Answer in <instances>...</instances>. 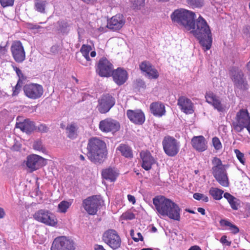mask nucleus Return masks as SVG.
Masks as SVG:
<instances>
[{"label":"nucleus","mask_w":250,"mask_h":250,"mask_svg":"<svg viewBox=\"0 0 250 250\" xmlns=\"http://www.w3.org/2000/svg\"><path fill=\"white\" fill-rule=\"evenodd\" d=\"M46 3V1L37 0L35 4L36 9L41 13H44Z\"/></svg>","instance_id":"nucleus-38"},{"label":"nucleus","mask_w":250,"mask_h":250,"mask_svg":"<svg viewBox=\"0 0 250 250\" xmlns=\"http://www.w3.org/2000/svg\"><path fill=\"white\" fill-rule=\"evenodd\" d=\"M33 148L35 150H37L39 151H42V152H44L45 151V149L43 146L42 143L41 141H37L34 142L33 146Z\"/></svg>","instance_id":"nucleus-44"},{"label":"nucleus","mask_w":250,"mask_h":250,"mask_svg":"<svg viewBox=\"0 0 250 250\" xmlns=\"http://www.w3.org/2000/svg\"><path fill=\"white\" fill-rule=\"evenodd\" d=\"M162 145L165 153L168 156L174 157L179 153V142L173 137L165 136L162 141Z\"/></svg>","instance_id":"nucleus-9"},{"label":"nucleus","mask_w":250,"mask_h":250,"mask_svg":"<svg viewBox=\"0 0 250 250\" xmlns=\"http://www.w3.org/2000/svg\"><path fill=\"white\" fill-rule=\"evenodd\" d=\"M19 79L18 81H19L20 83L23 84L24 82L27 79L26 76H25L23 74H22L19 77H18Z\"/></svg>","instance_id":"nucleus-53"},{"label":"nucleus","mask_w":250,"mask_h":250,"mask_svg":"<svg viewBox=\"0 0 250 250\" xmlns=\"http://www.w3.org/2000/svg\"><path fill=\"white\" fill-rule=\"evenodd\" d=\"M229 75L234 86L242 90H246L248 89V82L244 73L241 69L237 67H233L230 70Z\"/></svg>","instance_id":"nucleus-8"},{"label":"nucleus","mask_w":250,"mask_h":250,"mask_svg":"<svg viewBox=\"0 0 250 250\" xmlns=\"http://www.w3.org/2000/svg\"><path fill=\"white\" fill-rule=\"evenodd\" d=\"M188 250H202L199 246L195 245V246H191Z\"/></svg>","instance_id":"nucleus-59"},{"label":"nucleus","mask_w":250,"mask_h":250,"mask_svg":"<svg viewBox=\"0 0 250 250\" xmlns=\"http://www.w3.org/2000/svg\"><path fill=\"white\" fill-rule=\"evenodd\" d=\"M122 217L125 220H132L135 218V215L131 212H125L123 214Z\"/></svg>","instance_id":"nucleus-47"},{"label":"nucleus","mask_w":250,"mask_h":250,"mask_svg":"<svg viewBox=\"0 0 250 250\" xmlns=\"http://www.w3.org/2000/svg\"><path fill=\"white\" fill-rule=\"evenodd\" d=\"M206 102L212 105L218 112H224L225 106L222 104L220 98L212 91H208L205 94Z\"/></svg>","instance_id":"nucleus-18"},{"label":"nucleus","mask_w":250,"mask_h":250,"mask_svg":"<svg viewBox=\"0 0 250 250\" xmlns=\"http://www.w3.org/2000/svg\"><path fill=\"white\" fill-rule=\"evenodd\" d=\"M219 223L221 226L228 228V229L233 234H237L239 232V229L236 225L226 219H221Z\"/></svg>","instance_id":"nucleus-32"},{"label":"nucleus","mask_w":250,"mask_h":250,"mask_svg":"<svg viewBox=\"0 0 250 250\" xmlns=\"http://www.w3.org/2000/svg\"><path fill=\"white\" fill-rule=\"evenodd\" d=\"M173 202L163 196H157L153 199V204L157 212L161 215L165 216Z\"/></svg>","instance_id":"nucleus-13"},{"label":"nucleus","mask_w":250,"mask_h":250,"mask_svg":"<svg viewBox=\"0 0 250 250\" xmlns=\"http://www.w3.org/2000/svg\"><path fill=\"white\" fill-rule=\"evenodd\" d=\"M224 197L228 200L229 203L230 202L233 201V200L234 199V197L231 195L230 193L228 192H226L224 193Z\"/></svg>","instance_id":"nucleus-50"},{"label":"nucleus","mask_w":250,"mask_h":250,"mask_svg":"<svg viewBox=\"0 0 250 250\" xmlns=\"http://www.w3.org/2000/svg\"><path fill=\"white\" fill-rule=\"evenodd\" d=\"M71 206V203L67 201H62L58 205V211L61 213H65L68 209Z\"/></svg>","instance_id":"nucleus-37"},{"label":"nucleus","mask_w":250,"mask_h":250,"mask_svg":"<svg viewBox=\"0 0 250 250\" xmlns=\"http://www.w3.org/2000/svg\"><path fill=\"white\" fill-rule=\"evenodd\" d=\"M212 143L213 147L216 150H220L222 148V144L219 139L217 137H214L212 138Z\"/></svg>","instance_id":"nucleus-41"},{"label":"nucleus","mask_w":250,"mask_h":250,"mask_svg":"<svg viewBox=\"0 0 250 250\" xmlns=\"http://www.w3.org/2000/svg\"><path fill=\"white\" fill-rule=\"evenodd\" d=\"M84 2L87 4H93L97 0H82Z\"/></svg>","instance_id":"nucleus-61"},{"label":"nucleus","mask_w":250,"mask_h":250,"mask_svg":"<svg viewBox=\"0 0 250 250\" xmlns=\"http://www.w3.org/2000/svg\"><path fill=\"white\" fill-rule=\"evenodd\" d=\"M10 50L14 61L18 63H21L25 60V51L22 43L20 41L12 42Z\"/></svg>","instance_id":"nucleus-15"},{"label":"nucleus","mask_w":250,"mask_h":250,"mask_svg":"<svg viewBox=\"0 0 250 250\" xmlns=\"http://www.w3.org/2000/svg\"><path fill=\"white\" fill-rule=\"evenodd\" d=\"M128 200L132 203V204H134L136 203V199L134 196L131 195L130 194H128L127 195Z\"/></svg>","instance_id":"nucleus-55"},{"label":"nucleus","mask_w":250,"mask_h":250,"mask_svg":"<svg viewBox=\"0 0 250 250\" xmlns=\"http://www.w3.org/2000/svg\"><path fill=\"white\" fill-rule=\"evenodd\" d=\"M74 243L64 236L56 238L52 243L51 250H74Z\"/></svg>","instance_id":"nucleus-17"},{"label":"nucleus","mask_w":250,"mask_h":250,"mask_svg":"<svg viewBox=\"0 0 250 250\" xmlns=\"http://www.w3.org/2000/svg\"><path fill=\"white\" fill-rule=\"evenodd\" d=\"M102 240L114 250L119 249L121 246V238L118 233L113 229H109L104 232Z\"/></svg>","instance_id":"nucleus-7"},{"label":"nucleus","mask_w":250,"mask_h":250,"mask_svg":"<svg viewBox=\"0 0 250 250\" xmlns=\"http://www.w3.org/2000/svg\"><path fill=\"white\" fill-rule=\"evenodd\" d=\"M17 127L20 128L22 131L26 133L31 132L34 128V125L33 123L29 120H26L23 122L18 124Z\"/></svg>","instance_id":"nucleus-34"},{"label":"nucleus","mask_w":250,"mask_h":250,"mask_svg":"<svg viewBox=\"0 0 250 250\" xmlns=\"http://www.w3.org/2000/svg\"><path fill=\"white\" fill-rule=\"evenodd\" d=\"M99 128L103 132L113 134L119 130L120 124L114 119L106 118L100 122Z\"/></svg>","instance_id":"nucleus-14"},{"label":"nucleus","mask_w":250,"mask_h":250,"mask_svg":"<svg viewBox=\"0 0 250 250\" xmlns=\"http://www.w3.org/2000/svg\"><path fill=\"white\" fill-rule=\"evenodd\" d=\"M139 68L143 72H145L150 79H156L159 77V73L148 61H144L139 64Z\"/></svg>","instance_id":"nucleus-22"},{"label":"nucleus","mask_w":250,"mask_h":250,"mask_svg":"<svg viewBox=\"0 0 250 250\" xmlns=\"http://www.w3.org/2000/svg\"><path fill=\"white\" fill-rule=\"evenodd\" d=\"M195 13L184 9L174 10L170 17L173 22L184 26L188 30H190L194 26Z\"/></svg>","instance_id":"nucleus-3"},{"label":"nucleus","mask_w":250,"mask_h":250,"mask_svg":"<svg viewBox=\"0 0 250 250\" xmlns=\"http://www.w3.org/2000/svg\"><path fill=\"white\" fill-rule=\"evenodd\" d=\"M58 23L60 26V29L61 30H64L69 26L68 23L66 21H62L61 22H59Z\"/></svg>","instance_id":"nucleus-51"},{"label":"nucleus","mask_w":250,"mask_h":250,"mask_svg":"<svg viewBox=\"0 0 250 250\" xmlns=\"http://www.w3.org/2000/svg\"><path fill=\"white\" fill-rule=\"evenodd\" d=\"M140 155L142 161V167L146 170H150L155 162L151 153L148 151H143Z\"/></svg>","instance_id":"nucleus-25"},{"label":"nucleus","mask_w":250,"mask_h":250,"mask_svg":"<svg viewBox=\"0 0 250 250\" xmlns=\"http://www.w3.org/2000/svg\"><path fill=\"white\" fill-rule=\"evenodd\" d=\"M220 241L222 244L226 245L228 246H230L231 244V241H229L227 240V237L226 235L222 236L220 238Z\"/></svg>","instance_id":"nucleus-48"},{"label":"nucleus","mask_w":250,"mask_h":250,"mask_svg":"<svg viewBox=\"0 0 250 250\" xmlns=\"http://www.w3.org/2000/svg\"><path fill=\"white\" fill-rule=\"evenodd\" d=\"M212 174L216 180L223 187H227L229 186V178L225 166L222 164L221 160L214 157L212 160Z\"/></svg>","instance_id":"nucleus-4"},{"label":"nucleus","mask_w":250,"mask_h":250,"mask_svg":"<svg viewBox=\"0 0 250 250\" xmlns=\"http://www.w3.org/2000/svg\"><path fill=\"white\" fill-rule=\"evenodd\" d=\"M113 69V64L105 57H103L98 62L96 72L101 77H109Z\"/></svg>","instance_id":"nucleus-16"},{"label":"nucleus","mask_w":250,"mask_h":250,"mask_svg":"<svg viewBox=\"0 0 250 250\" xmlns=\"http://www.w3.org/2000/svg\"><path fill=\"white\" fill-rule=\"evenodd\" d=\"M78 127L76 123H71L67 125L65 128L66 134L68 138L74 139L78 136Z\"/></svg>","instance_id":"nucleus-31"},{"label":"nucleus","mask_w":250,"mask_h":250,"mask_svg":"<svg viewBox=\"0 0 250 250\" xmlns=\"http://www.w3.org/2000/svg\"><path fill=\"white\" fill-rule=\"evenodd\" d=\"M125 22L122 14H116L108 21L107 27L112 30L117 31L121 29Z\"/></svg>","instance_id":"nucleus-19"},{"label":"nucleus","mask_w":250,"mask_h":250,"mask_svg":"<svg viewBox=\"0 0 250 250\" xmlns=\"http://www.w3.org/2000/svg\"><path fill=\"white\" fill-rule=\"evenodd\" d=\"M250 124V115L247 109H240L237 113L234 120L232 123L234 130L241 132Z\"/></svg>","instance_id":"nucleus-5"},{"label":"nucleus","mask_w":250,"mask_h":250,"mask_svg":"<svg viewBox=\"0 0 250 250\" xmlns=\"http://www.w3.org/2000/svg\"><path fill=\"white\" fill-rule=\"evenodd\" d=\"M151 113L155 117H161L166 112L164 104L160 102H153L150 105Z\"/></svg>","instance_id":"nucleus-26"},{"label":"nucleus","mask_w":250,"mask_h":250,"mask_svg":"<svg viewBox=\"0 0 250 250\" xmlns=\"http://www.w3.org/2000/svg\"><path fill=\"white\" fill-rule=\"evenodd\" d=\"M87 156L95 164L102 163L106 157L107 150L104 141L96 137L90 139L87 146Z\"/></svg>","instance_id":"nucleus-2"},{"label":"nucleus","mask_w":250,"mask_h":250,"mask_svg":"<svg viewBox=\"0 0 250 250\" xmlns=\"http://www.w3.org/2000/svg\"><path fill=\"white\" fill-rule=\"evenodd\" d=\"M177 105L182 111L186 114H192L194 112L193 104L185 96H180L177 101Z\"/></svg>","instance_id":"nucleus-24"},{"label":"nucleus","mask_w":250,"mask_h":250,"mask_svg":"<svg viewBox=\"0 0 250 250\" xmlns=\"http://www.w3.org/2000/svg\"><path fill=\"white\" fill-rule=\"evenodd\" d=\"M12 67H13L14 70L16 72V73L18 77H19L20 75H21L22 74H23L22 71H21V70H20V68H19L17 66L12 65Z\"/></svg>","instance_id":"nucleus-54"},{"label":"nucleus","mask_w":250,"mask_h":250,"mask_svg":"<svg viewBox=\"0 0 250 250\" xmlns=\"http://www.w3.org/2000/svg\"><path fill=\"white\" fill-rule=\"evenodd\" d=\"M188 2L190 5L196 7H202L204 4L203 0H188Z\"/></svg>","instance_id":"nucleus-42"},{"label":"nucleus","mask_w":250,"mask_h":250,"mask_svg":"<svg viewBox=\"0 0 250 250\" xmlns=\"http://www.w3.org/2000/svg\"><path fill=\"white\" fill-rule=\"evenodd\" d=\"M118 173L112 167L104 169L102 171V177L110 182H114L118 176Z\"/></svg>","instance_id":"nucleus-29"},{"label":"nucleus","mask_w":250,"mask_h":250,"mask_svg":"<svg viewBox=\"0 0 250 250\" xmlns=\"http://www.w3.org/2000/svg\"><path fill=\"white\" fill-rule=\"evenodd\" d=\"M14 0H0V4L2 7L12 6Z\"/></svg>","instance_id":"nucleus-46"},{"label":"nucleus","mask_w":250,"mask_h":250,"mask_svg":"<svg viewBox=\"0 0 250 250\" xmlns=\"http://www.w3.org/2000/svg\"><path fill=\"white\" fill-rule=\"evenodd\" d=\"M24 95L31 100H37L42 97L44 92L43 86L38 83H30L23 86Z\"/></svg>","instance_id":"nucleus-10"},{"label":"nucleus","mask_w":250,"mask_h":250,"mask_svg":"<svg viewBox=\"0 0 250 250\" xmlns=\"http://www.w3.org/2000/svg\"><path fill=\"white\" fill-rule=\"evenodd\" d=\"M192 147L198 152H203L208 148V143L205 138L202 136H194L191 140Z\"/></svg>","instance_id":"nucleus-23"},{"label":"nucleus","mask_w":250,"mask_h":250,"mask_svg":"<svg viewBox=\"0 0 250 250\" xmlns=\"http://www.w3.org/2000/svg\"><path fill=\"white\" fill-rule=\"evenodd\" d=\"M101 205V198L99 195H93L83 200V206L86 211L90 215L96 214Z\"/></svg>","instance_id":"nucleus-11"},{"label":"nucleus","mask_w":250,"mask_h":250,"mask_svg":"<svg viewBox=\"0 0 250 250\" xmlns=\"http://www.w3.org/2000/svg\"><path fill=\"white\" fill-rule=\"evenodd\" d=\"M117 150L120 151L122 155L126 157L131 158L133 157V153L131 148L125 144H121L118 147Z\"/></svg>","instance_id":"nucleus-35"},{"label":"nucleus","mask_w":250,"mask_h":250,"mask_svg":"<svg viewBox=\"0 0 250 250\" xmlns=\"http://www.w3.org/2000/svg\"><path fill=\"white\" fill-rule=\"evenodd\" d=\"M197 210L202 215H205L206 213L205 209L202 208H198Z\"/></svg>","instance_id":"nucleus-62"},{"label":"nucleus","mask_w":250,"mask_h":250,"mask_svg":"<svg viewBox=\"0 0 250 250\" xmlns=\"http://www.w3.org/2000/svg\"><path fill=\"white\" fill-rule=\"evenodd\" d=\"M7 51L6 46L0 45V56L4 55Z\"/></svg>","instance_id":"nucleus-52"},{"label":"nucleus","mask_w":250,"mask_h":250,"mask_svg":"<svg viewBox=\"0 0 250 250\" xmlns=\"http://www.w3.org/2000/svg\"><path fill=\"white\" fill-rule=\"evenodd\" d=\"M201 200L205 202H208V196L203 194Z\"/></svg>","instance_id":"nucleus-63"},{"label":"nucleus","mask_w":250,"mask_h":250,"mask_svg":"<svg viewBox=\"0 0 250 250\" xmlns=\"http://www.w3.org/2000/svg\"><path fill=\"white\" fill-rule=\"evenodd\" d=\"M92 50V47L90 45L87 44H83L82 45L80 52L82 54L83 56L86 59L87 62L85 63L80 62L83 65L88 66H90L91 65V60L89 57V52Z\"/></svg>","instance_id":"nucleus-30"},{"label":"nucleus","mask_w":250,"mask_h":250,"mask_svg":"<svg viewBox=\"0 0 250 250\" xmlns=\"http://www.w3.org/2000/svg\"><path fill=\"white\" fill-rule=\"evenodd\" d=\"M43 158L36 154H32L27 157L26 166L32 170H35L41 166V161Z\"/></svg>","instance_id":"nucleus-27"},{"label":"nucleus","mask_w":250,"mask_h":250,"mask_svg":"<svg viewBox=\"0 0 250 250\" xmlns=\"http://www.w3.org/2000/svg\"><path fill=\"white\" fill-rule=\"evenodd\" d=\"M219 223L221 226L228 228V229L233 234H237L239 232V229L236 225L226 219H221Z\"/></svg>","instance_id":"nucleus-33"},{"label":"nucleus","mask_w":250,"mask_h":250,"mask_svg":"<svg viewBox=\"0 0 250 250\" xmlns=\"http://www.w3.org/2000/svg\"><path fill=\"white\" fill-rule=\"evenodd\" d=\"M203 196V194L199 193H195L193 194V198L197 200H200Z\"/></svg>","instance_id":"nucleus-57"},{"label":"nucleus","mask_w":250,"mask_h":250,"mask_svg":"<svg viewBox=\"0 0 250 250\" xmlns=\"http://www.w3.org/2000/svg\"><path fill=\"white\" fill-rule=\"evenodd\" d=\"M33 218L39 222L46 226L55 227L58 223L56 216L50 211L41 209L37 211L33 215Z\"/></svg>","instance_id":"nucleus-6"},{"label":"nucleus","mask_w":250,"mask_h":250,"mask_svg":"<svg viewBox=\"0 0 250 250\" xmlns=\"http://www.w3.org/2000/svg\"><path fill=\"white\" fill-rule=\"evenodd\" d=\"M234 152L236 155L237 158L239 161V162L241 164L244 165L245 163V159L244 158V154L237 149H234Z\"/></svg>","instance_id":"nucleus-43"},{"label":"nucleus","mask_w":250,"mask_h":250,"mask_svg":"<svg viewBox=\"0 0 250 250\" xmlns=\"http://www.w3.org/2000/svg\"><path fill=\"white\" fill-rule=\"evenodd\" d=\"M224 191L217 188L212 187L209 190V194L216 200H219L222 198Z\"/></svg>","instance_id":"nucleus-36"},{"label":"nucleus","mask_w":250,"mask_h":250,"mask_svg":"<svg viewBox=\"0 0 250 250\" xmlns=\"http://www.w3.org/2000/svg\"><path fill=\"white\" fill-rule=\"evenodd\" d=\"M111 76L112 77L113 81L118 85L125 83L128 79L127 72L121 67L113 70Z\"/></svg>","instance_id":"nucleus-21"},{"label":"nucleus","mask_w":250,"mask_h":250,"mask_svg":"<svg viewBox=\"0 0 250 250\" xmlns=\"http://www.w3.org/2000/svg\"><path fill=\"white\" fill-rule=\"evenodd\" d=\"M145 0H131L133 9H140L145 5Z\"/></svg>","instance_id":"nucleus-40"},{"label":"nucleus","mask_w":250,"mask_h":250,"mask_svg":"<svg viewBox=\"0 0 250 250\" xmlns=\"http://www.w3.org/2000/svg\"><path fill=\"white\" fill-rule=\"evenodd\" d=\"M126 115L131 122L136 125H142L145 121V114L141 109H128Z\"/></svg>","instance_id":"nucleus-20"},{"label":"nucleus","mask_w":250,"mask_h":250,"mask_svg":"<svg viewBox=\"0 0 250 250\" xmlns=\"http://www.w3.org/2000/svg\"><path fill=\"white\" fill-rule=\"evenodd\" d=\"M115 104V98L109 94H105L98 99L97 108L100 113L105 114L109 111Z\"/></svg>","instance_id":"nucleus-12"},{"label":"nucleus","mask_w":250,"mask_h":250,"mask_svg":"<svg viewBox=\"0 0 250 250\" xmlns=\"http://www.w3.org/2000/svg\"><path fill=\"white\" fill-rule=\"evenodd\" d=\"M95 250H106L102 245H96L94 248Z\"/></svg>","instance_id":"nucleus-58"},{"label":"nucleus","mask_w":250,"mask_h":250,"mask_svg":"<svg viewBox=\"0 0 250 250\" xmlns=\"http://www.w3.org/2000/svg\"><path fill=\"white\" fill-rule=\"evenodd\" d=\"M38 128H39V130L42 132H47L48 130L47 127L45 125H41L39 126Z\"/></svg>","instance_id":"nucleus-56"},{"label":"nucleus","mask_w":250,"mask_h":250,"mask_svg":"<svg viewBox=\"0 0 250 250\" xmlns=\"http://www.w3.org/2000/svg\"><path fill=\"white\" fill-rule=\"evenodd\" d=\"M229 204L233 209H238L239 204L238 203V200L235 197H234V199L233 200V201L230 202Z\"/></svg>","instance_id":"nucleus-49"},{"label":"nucleus","mask_w":250,"mask_h":250,"mask_svg":"<svg viewBox=\"0 0 250 250\" xmlns=\"http://www.w3.org/2000/svg\"><path fill=\"white\" fill-rule=\"evenodd\" d=\"M90 56L91 57H95L96 56V52L95 51H91Z\"/></svg>","instance_id":"nucleus-64"},{"label":"nucleus","mask_w":250,"mask_h":250,"mask_svg":"<svg viewBox=\"0 0 250 250\" xmlns=\"http://www.w3.org/2000/svg\"><path fill=\"white\" fill-rule=\"evenodd\" d=\"M181 209L178 205L174 202L172 206H171L169 208L165 216H167L170 219L179 221L181 218Z\"/></svg>","instance_id":"nucleus-28"},{"label":"nucleus","mask_w":250,"mask_h":250,"mask_svg":"<svg viewBox=\"0 0 250 250\" xmlns=\"http://www.w3.org/2000/svg\"><path fill=\"white\" fill-rule=\"evenodd\" d=\"M130 236L132 239L136 242H138L139 241H143L144 240V238L140 232H138L137 233V237L134 236V231L133 229L130 230Z\"/></svg>","instance_id":"nucleus-45"},{"label":"nucleus","mask_w":250,"mask_h":250,"mask_svg":"<svg viewBox=\"0 0 250 250\" xmlns=\"http://www.w3.org/2000/svg\"><path fill=\"white\" fill-rule=\"evenodd\" d=\"M23 84L20 83L19 81H17L16 85L12 87V96L13 97L17 96L18 95L21 90Z\"/></svg>","instance_id":"nucleus-39"},{"label":"nucleus","mask_w":250,"mask_h":250,"mask_svg":"<svg viewBox=\"0 0 250 250\" xmlns=\"http://www.w3.org/2000/svg\"><path fill=\"white\" fill-rule=\"evenodd\" d=\"M5 215V211L2 208H0V219L3 218Z\"/></svg>","instance_id":"nucleus-60"},{"label":"nucleus","mask_w":250,"mask_h":250,"mask_svg":"<svg viewBox=\"0 0 250 250\" xmlns=\"http://www.w3.org/2000/svg\"><path fill=\"white\" fill-rule=\"evenodd\" d=\"M192 29V32L199 41L205 51L209 50L212 45V35L205 20L200 16L196 23L194 21V26Z\"/></svg>","instance_id":"nucleus-1"}]
</instances>
